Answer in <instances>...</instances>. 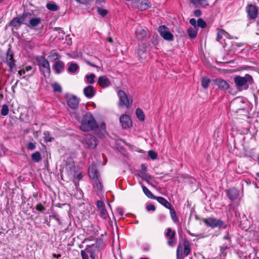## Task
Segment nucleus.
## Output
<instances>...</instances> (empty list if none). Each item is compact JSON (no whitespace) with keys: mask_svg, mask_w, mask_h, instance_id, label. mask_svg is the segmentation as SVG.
Wrapping results in <instances>:
<instances>
[{"mask_svg":"<svg viewBox=\"0 0 259 259\" xmlns=\"http://www.w3.org/2000/svg\"><path fill=\"white\" fill-rule=\"evenodd\" d=\"M20 19L19 17H15L12 19L9 24V26H14L15 27H19L21 25Z\"/></svg>","mask_w":259,"mask_h":259,"instance_id":"obj_24","label":"nucleus"},{"mask_svg":"<svg viewBox=\"0 0 259 259\" xmlns=\"http://www.w3.org/2000/svg\"><path fill=\"white\" fill-rule=\"evenodd\" d=\"M83 93L86 97L91 98L95 95L94 88L92 85H88L84 89Z\"/></svg>","mask_w":259,"mask_h":259,"instance_id":"obj_17","label":"nucleus"},{"mask_svg":"<svg viewBox=\"0 0 259 259\" xmlns=\"http://www.w3.org/2000/svg\"><path fill=\"white\" fill-rule=\"evenodd\" d=\"M106 40L110 43L113 42V39L111 37H107Z\"/></svg>","mask_w":259,"mask_h":259,"instance_id":"obj_64","label":"nucleus"},{"mask_svg":"<svg viewBox=\"0 0 259 259\" xmlns=\"http://www.w3.org/2000/svg\"><path fill=\"white\" fill-rule=\"evenodd\" d=\"M224 33H225L224 31H223V30H220V31H218V33H217V40L218 41H220V40L223 38V35L224 34Z\"/></svg>","mask_w":259,"mask_h":259,"instance_id":"obj_49","label":"nucleus"},{"mask_svg":"<svg viewBox=\"0 0 259 259\" xmlns=\"http://www.w3.org/2000/svg\"><path fill=\"white\" fill-rule=\"evenodd\" d=\"M134 6L140 11H144L150 7V3L148 0H141L134 2Z\"/></svg>","mask_w":259,"mask_h":259,"instance_id":"obj_12","label":"nucleus"},{"mask_svg":"<svg viewBox=\"0 0 259 259\" xmlns=\"http://www.w3.org/2000/svg\"><path fill=\"white\" fill-rule=\"evenodd\" d=\"M234 82L236 85L242 87L245 86V88L247 89L248 84H251L253 82L252 77L249 74H246L244 77L237 76L234 78Z\"/></svg>","mask_w":259,"mask_h":259,"instance_id":"obj_4","label":"nucleus"},{"mask_svg":"<svg viewBox=\"0 0 259 259\" xmlns=\"http://www.w3.org/2000/svg\"><path fill=\"white\" fill-rule=\"evenodd\" d=\"M93 185L95 188H96L98 191H101L102 189V185L99 179H96L93 181Z\"/></svg>","mask_w":259,"mask_h":259,"instance_id":"obj_33","label":"nucleus"},{"mask_svg":"<svg viewBox=\"0 0 259 259\" xmlns=\"http://www.w3.org/2000/svg\"><path fill=\"white\" fill-rule=\"evenodd\" d=\"M136 115L137 117L141 121H144L145 120V114L141 109L138 108L136 109Z\"/></svg>","mask_w":259,"mask_h":259,"instance_id":"obj_28","label":"nucleus"},{"mask_svg":"<svg viewBox=\"0 0 259 259\" xmlns=\"http://www.w3.org/2000/svg\"><path fill=\"white\" fill-rule=\"evenodd\" d=\"M142 189L143 192L148 197L154 199L156 196H154L146 186H142Z\"/></svg>","mask_w":259,"mask_h":259,"instance_id":"obj_32","label":"nucleus"},{"mask_svg":"<svg viewBox=\"0 0 259 259\" xmlns=\"http://www.w3.org/2000/svg\"><path fill=\"white\" fill-rule=\"evenodd\" d=\"M141 170H142V174H143V172H146L147 171V166L145 164H142L141 165Z\"/></svg>","mask_w":259,"mask_h":259,"instance_id":"obj_59","label":"nucleus"},{"mask_svg":"<svg viewBox=\"0 0 259 259\" xmlns=\"http://www.w3.org/2000/svg\"><path fill=\"white\" fill-rule=\"evenodd\" d=\"M227 195L231 200H235L239 196V192L235 188H232L227 191Z\"/></svg>","mask_w":259,"mask_h":259,"instance_id":"obj_18","label":"nucleus"},{"mask_svg":"<svg viewBox=\"0 0 259 259\" xmlns=\"http://www.w3.org/2000/svg\"><path fill=\"white\" fill-rule=\"evenodd\" d=\"M146 50L144 47L142 48H139L138 50V54L141 58H144L145 56L143 55L145 52Z\"/></svg>","mask_w":259,"mask_h":259,"instance_id":"obj_46","label":"nucleus"},{"mask_svg":"<svg viewBox=\"0 0 259 259\" xmlns=\"http://www.w3.org/2000/svg\"><path fill=\"white\" fill-rule=\"evenodd\" d=\"M98 127L97 122L91 113H87L82 117L80 129L85 132L90 131Z\"/></svg>","mask_w":259,"mask_h":259,"instance_id":"obj_2","label":"nucleus"},{"mask_svg":"<svg viewBox=\"0 0 259 259\" xmlns=\"http://www.w3.org/2000/svg\"><path fill=\"white\" fill-rule=\"evenodd\" d=\"M176 235L175 232H172V234H171L169 238V240L167 241V244L169 246H172L174 244V242L175 241V236Z\"/></svg>","mask_w":259,"mask_h":259,"instance_id":"obj_39","label":"nucleus"},{"mask_svg":"<svg viewBox=\"0 0 259 259\" xmlns=\"http://www.w3.org/2000/svg\"><path fill=\"white\" fill-rule=\"evenodd\" d=\"M119 121L123 128H128L132 126V120L130 117L127 115H122L119 118Z\"/></svg>","mask_w":259,"mask_h":259,"instance_id":"obj_11","label":"nucleus"},{"mask_svg":"<svg viewBox=\"0 0 259 259\" xmlns=\"http://www.w3.org/2000/svg\"><path fill=\"white\" fill-rule=\"evenodd\" d=\"M53 68L57 74H59L64 70L65 64L61 61H56L53 65Z\"/></svg>","mask_w":259,"mask_h":259,"instance_id":"obj_16","label":"nucleus"},{"mask_svg":"<svg viewBox=\"0 0 259 259\" xmlns=\"http://www.w3.org/2000/svg\"><path fill=\"white\" fill-rule=\"evenodd\" d=\"M147 29H142L136 31V35L137 38L139 40L144 39L147 35Z\"/></svg>","mask_w":259,"mask_h":259,"instance_id":"obj_22","label":"nucleus"},{"mask_svg":"<svg viewBox=\"0 0 259 259\" xmlns=\"http://www.w3.org/2000/svg\"><path fill=\"white\" fill-rule=\"evenodd\" d=\"M41 22L40 18H29V24L27 26L29 27H33L37 26Z\"/></svg>","mask_w":259,"mask_h":259,"instance_id":"obj_21","label":"nucleus"},{"mask_svg":"<svg viewBox=\"0 0 259 259\" xmlns=\"http://www.w3.org/2000/svg\"><path fill=\"white\" fill-rule=\"evenodd\" d=\"M3 61L7 64L10 68V70L12 71L16 66V64L14 58V53L10 47L7 50L6 57L3 60Z\"/></svg>","mask_w":259,"mask_h":259,"instance_id":"obj_7","label":"nucleus"},{"mask_svg":"<svg viewBox=\"0 0 259 259\" xmlns=\"http://www.w3.org/2000/svg\"><path fill=\"white\" fill-rule=\"evenodd\" d=\"M97 12L98 14H100L102 17L105 16L108 13L107 10L105 9H103L101 8H97Z\"/></svg>","mask_w":259,"mask_h":259,"instance_id":"obj_42","label":"nucleus"},{"mask_svg":"<svg viewBox=\"0 0 259 259\" xmlns=\"http://www.w3.org/2000/svg\"><path fill=\"white\" fill-rule=\"evenodd\" d=\"M118 95L119 98V105L120 106H125L127 108L131 107L132 104V99L128 98L126 94L122 90L118 92Z\"/></svg>","mask_w":259,"mask_h":259,"instance_id":"obj_6","label":"nucleus"},{"mask_svg":"<svg viewBox=\"0 0 259 259\" xmlns=\"http://www.w3.org/2000/svg\"><path fill=\"white\" fill-rule=\"evenodd\" d=\"M77 2L82 5H88L93 0H75Z\"/></svg>","mask_w":259,"mask_h":259,"instance_id":"obj_52","label":"nucleus"},{"mask_svg":"<svg viewBox=\"0 0 259 259\" xmlns=\"http://www.w3.org/2000/svg\"><path fill=\"white\" fill-rule=\"evenodd\" d=\"M158 31L164 39L168 41H171L174 39V35L171 33L168 28L165 25H161L158 27Z\"/></svg>","mask_w":259,"mask_h":259,"instance_id":"obj_10","label":"nucleus"},{"mask_svg":"<svg viewBox=\"0 0 259 259\" xmlns=\"http://www.w3.org/2000/svg\"><path fill=\"white\" fill-rule=\"evenodd\" d=\"M235 215L236 217H238V216L239 217V221H240L241 224L243 222L242 220H244L245 221L246 220V218L245 214L243 213L242 214V217H241L240 213L236 211Z\"/></svg>","mask_w":259,"mask_h":259,"instance_id":"obj_47","label":"nucleus"},{"mask_svg":"<svg viewBox=\"0 0 259 259\" xmlns=\"http://www.w3.org/2000/svg\"><path fill=\"white\" fill-rule=\"evenodd\" d=\"M96 205H97V207L99 210L100 209L102 208L105 207V205L104 204L103 202L100 200H98L97 201Z\"/></svg>","mask_w":259,"mask_h":259,"instance_id":"obj_53","label":"nucleus"},{"mask_svg":"<svg viewBox=\"0 0 259 259\" xmlns=\"http://www.w3.org/2000/svg\"><path fill=\"white\" fill-rule=\"evenodd\" d=\"M89 174L90 178L93 181L98 179L99 172L94 166H90L89 168Z\"/></svg>","mask_w":259,"mask_h":259,"instance_id":"obj_20","label":"nucleus"},{"mask_svg":"<svg viewBox=\"0 0 259 259\" xmlns=\"http://www.w3.org/2000/svg\"><path fill=\"white\" fill-rule=\"evenodd\" d=\"M47 8L52 11H56L59 9V7L54 3L50 2L46 5Z\"/></svg>","mask_w":259,"mask_h":259,"instance_id":"obj_26","label":"nucleus"},{"mask_svg":"<svg viewBox=\"0 0 259 259\" xmlns=\"http://www.w3.org/2000/svg\"><path fill=\"white\" fill-rule=\"evenodd\" d=\"M78 65L76 63H72L68 66V70L69 72L75 73L78 69Z\"/></svg>","mask_w":259,"mask_h":259,"instance_id":"obj_30","label":"nucleus"},{"mask_svg":"<svg viewBox=\"0 0 259 259\" xmlns=\"http://www.w3.org/2000/svg\"><path fill=\"white\" fill-rule=\"evenodd\" d=\"M31 158L33 160V161L38 162L40 161L41 159V157L40 153L38 151H36L34 153H33L31 155Z\"/></svg>","mask_w":259,"mask_h":259,"instance_id":"obj_31","label":"nucleus"},{"mask_svg":"<svg viewBox=\"0 0 259 259\" xmlns=\"http://www.w3.org/2000/svg\"><path fill=\"white\" fill-rule=\"evenodd\" d=\"M36 209L39 211L43 212L46 210V208L41 203H38L36 205Z\"/></svg>","mask_w":259,"mask_h":259,"instance_id":"obj_48","label":"nucleus"},{"mask_svg":"<svg viewBox=\"0 0 259 259\" xmlns=\"http://www.w3.org/2000/svg\"><path fill=\"white\" fill-rule=\"evenodd\" d=\"M148 156L153 160L156 159L157 157V154L152 150H150L148 151Z\"/></svg>","mask_w":259,"mask_h":259,"instance_id":"obj_45","label":"nucleus"},{"mask_svg":"<svg viewBox=\"0 0 259 259\" xmlns=\"http://www.w3.org/2000/svg\"><path fill=\"white\" fill-rule=\"evenodd\" d=\"M27 148L28 149L32 150L35 148V143L29 142L27 144Z\"/></svg>","mask_w":259,"mask_h":259,"instance_id":"obj_51","label":"nucleus"},{"mask_svg":"<svg viewBox=\"0 0 259 259\" xmlns=\"http://www.w3.org/2000/svg\"><path fill=\"white\" fill-rule=\"evenodd\" d=\"M9 108L7 105L4 104L2 106L1 110V115L3 116H6L9 113Z\"/></svg>","mask_w":259,"mask_h":259,"instance_id":"obj_35","label":"nucleus"},{"mask_svg":"<svg viewBox=\"0 0 259 259\" xmlns=\"http://www.w3.org/2000/svg\"><path fill=\"white\" fill-rule=\"evenodd\" d=\"M99 210L100 212V217L103 218L104 219H106L107 218V213L105 207L100 209Z\"/></svg>","mask_w":259,"mask_h":259,"instance_id":"obj_40","label":"nucleus"},{"mask_svg":"<svg viewBox=\"0 0 259 259\" xmlns=\"http://www.w3.org/2000/svg\"><path fill=\"white\" fill-rule=\"evenodd\" d=\"M168 209H169V210H170V215H171L172 220L175 222H177L178 221V219L177 217L175 209L171 206L170 208H168Z\"/></svg>","mask_w":259,"mask_h":259,"instance_id":"obj_36","label":"nucleus"},{"mask_svg":"<svg viewBox=\"0 0 259 259\" xmlns=\"http://www.w3.org/2000/svg\"><path fill=\"white\" fill-rule=\"evenodd\" d=\"M247 12L248 15L251 19H254L256 18L257 16V10L255 6L251 5H249Z\"/></svg>","mask_w":259,"mask_h":259,"instance_id":"obj_19","label":"nucleus"},{"mask_svg":"<svg viewBox=\"0 0 259 259\" xmlns=\"http://www.w3.org/2000/svg\"><path fill=\"white\" fill-rule=\"evenodd\" d=\"M44 139L46 142H48L52 141L53 138L52 137H51L49 132H44Z\"/></svg>","mask_w":259,"mask_h":259,"instance_id":"obj_37","label":"nucleus"},{"mask_svg":"<svg viewBox=\"0 0 259 259\" xmlns=\"http://www.w3.org/2000/svg\"><path fill=\"white\" fill-rule=\"evenodd\" d=\"M93 243L87 244L85 248L80 251L82 259H89V254L91 259H96V254L100 251L102 242L97 239L93 240Z\"/></svg>","mask_w":259,"mask_h":259,"instance_id":"obj_1","label":"nucleus"},{"mask_svg":"<svg viewBox=\"0 0 259 259\" xmlns=\"http://www.w3.org/2000/svg\"><path fill=\"white\" fill-rule=\"evenodd\" d=\"M175 232L174 231H172L170 228H168L167 230V232L166 233V236L167 237H170L171 234H172V232Z\"/></svg>","mask_w":259,"mask_h":259,"instance_id":"obj_58","label":"nucleus"},{"mask_svg":"<svg viewBox=\"0 0 259 259\" xmlns=\"http://www.w3.org/2000/svg\"><path fill=\"white\" fill-rule=\"evenodd\" d=\"M210 82V80L207 77H203L201 79V85L204 89H207Z\"/></svg>","mask_w":259,"mask_h":259,"instance_id":"obj_34","label":"nucleus"},{"mask_svg":"<svg viewBox=\"0 0 259 259\" xmlns=\"http://www.w3.org/2000/svg\"><path fill=\"white\" fill-rule=\"evenodd\" d=\"M79 100L75 96H72L67 100L68 105L72 109H76L78 106Z\"/></svg>","mask_w":259,"mask_h":259,"instance_id":"obj_13","label":"nucleus"},{"mask_svg":"<svg viewBox=\"0 0 259 259\" xmlns=\"http://www.w3.org/2000/svg\"><path fill=\"white\" fill-rule=\"evenodd\" d=\"M94 59L95 60V61H92L91 60H85V61L87 64H88L89 65L92 67L100 68V67L97 65V64L100 63L99 59L96 57H94Z\"/></svg>","mask_w":259,"mask_h":259,"instance_id":"obj_29","label":"nucleus"},{"mask_svg":"<svg viewBox=\"0 0 259 259\" xmlns=\"http://www.w3.org/2000/svg\"><path fill=\"white\" fill-rule=\"evenodd\" d=\"M31 69H32V67L29 65V66H26L24 69H25V72H26V71H30V70H31Z\"/></svg>","mask_w":259,"mask_h":259,"instance_id":"obj_63","label":"nucleus"},{"mask_svg":"<svg viewBox=\"0 0 259 259\" xmlns=\"http://www.w3.org/2000/svg\"><path fill=\"white\" fill-rule=\"evenodd\" d=\"M49 57L54 60H57L60 58V55L57 53H53L50 54Z\"/></svg>","mask_w":259,"mask_h":259,"instance_id":"obj_50","label":"nucleus"},{"mask_svg":"<svg viewBox=\"0 0 259 259\" xmlns=\"http://www.w3.org/2000/svg\"><path fill=\"white\" fill-rule=\"evenodd\" d=\"M100 127L102 131V133L103 134L105 133V124L104 123H102L101 124Z\"/></svg>","mask_w":259,"mask_h":259,"instance_id":"obj_61","label":"nucleus"},{"mask_svg":"<svg viewBox=\"0 0 259 259\" xmlns=\"http://www.w3.org/2000/svg\"><path fill=\"white\" fill-rule=\"evenodd\" d=\"M201 12L199 10H196L194 11V14L196 17H199L201 15Z\"/></svg>","mask_w":259,"mask_h":259,"instance_id":"obj_60","label":"nucleus"},{"mask_svg":"<svg viewBox=\"0 0 259 259\" xmlns=\"http://www.w3.org/2000/svg\"><path fill=\"white\" fill-rule=\"evenodd\" d=\"M154 199H156L159 203L167 208H170L171 206L170 203L163 197L156 196Z\"/></svg>","mask_w":259,"mask_h":259,"instance_id":"obj_23","label":"nucleus"},{"mask_svg":"<svg viewBox=\"0 0 259 259\" xmlns=\"http://www.w3.org/2000/svg\"><path fill=\"white\" fill-rule=\"evenodd\" d=\"M146 208L148 211H154L155 210V207L153 204H149L146 206Z\"/></svg>","mask_w":259,"mask_h":259,"instance_id":"obj_54","label":"nucleus"},{"mask_svg":"<svg viewBox=\"0 0 259 259\" xmlns=\"http://www.w3.org/2000/svg\"><path fill=\"white\" fill-rule=\"evenodd\" d=\"M151 42L155 46H156V45H158V39L157 38V37H154V36L153 37L152 39H151Z\"/></svg>","mask_w":259,"mask_h":259,"instance_id":"obj_57","label":"nucleus"},{"mask_svg":"<svg viewBox=\"0 0 259 259\" xmlns=\"http://www.w3.org/2000/svg\"><path fill=\"white\" fill-rule=\"evenodd\" d=\"M142 178L145 180L148 183H150V181L151 179L150 176L148 175L146 172H143L141 176Z\"/></svg>","mask_w":259,"mask_h":259,"instance_id":"obj_44","label":"nucleus"},{"mask_svg":"<svg viewBox=\"0 0 259 259\" xmlns=\"http://www.w3.org/2000/svg\"><path fill=\"white\" fill-rule=\"evenodd\" d=\"M82 143L85 148L89 149L95 148L98 144L97 139L91 135H86Z\"/></svg>","mask_w":259,"mask_h":259,"instance_id":"obj_9","label":"nucleus"},{"mask_svg":"<svg viewBox=\"0 0 259 259\" xmlns=\"http://www.w3.org/2000/svg\"><path fill=\"white\" fill-rule=\"evenodd\" d=\"M54 91L56 92H61L62 91V88L58 83H54L53 85Z\"/></svg>","mask_w":259,"mask_h":259,"instance_id":"obj_43","label":"nucleus"},{"mask_svg":"<svg viewBox=\"0 0 259 259\" xmlns=\"http://www.w3.org/2000/svg\"><path fill=\"white\" fill-rule=\"evenodd\" d=\"M187 32H188V34L190 38H195L197 35V33L196 28L190 27L188 29Z\"/></svg>","mask_w":259,"mask_h":259,"instance_id":"obj_25","label":"nucleus"},{"mask_svg":"<svg viewBox=\"0 0 259 259\" xmlns=\"http://www.w3.org/2000/svg\"><path fill=\"white\" fill-rule=\"evenodd\" d=\"M197 26L201 28H204L206 26V23L201 18H199L197 20Z\"/></svg>","mask_w":259,"mask_h":259,"instance_id":"obj_41","label":"nucleus"},{"mask_svg":"<svg viewBox=\"0 0 259 259\" xmlns=\"http://www.w3.org/2000/svg\"><path fill=\"white\" fill-rule=\"evenodd\" d=\"M215 85L221 90H226L229 88V83L221 78H217L213 80Z\"/></svg>","mask_w":259,"mask_h":259,"instance_id":"obj_14","label":"nucleus"},{"mask_svg":"<svg viewBox=\"0 0 259 259\" xmlns=\"http://www.w3.org/2000/svg\"><path fill=\"white\" fill-rule=\"evenodd\" d=\"M205 0H191V2L193 3L194 5H195L198 3L203 4Z\"/></svg>","mask_w":259,"mask_h":259,"instance_id":"obj_55","label":"nucleus"},{"mask_svg":"<svg viewBox=\"0 0 259 259\" xmlns=\"http://www.w3.org/2000/svg\"><path fill=\"white\" fill-rule=\"evenodd\" d=\"M97 83L102 88H105L111 84L109 79L105 76H101L98 78Z\"/></svg>","mask_w":259,"mask_h":259,"instance_id":"obj_15","label":"nucleus"},{"mask_svg":"<svg viewBox=\"0 0 259 259\" xmlns=\"http://www.w3.org/2000/svg\"><path fill=\"white\" fill-rule=\"evenodd\" d=\"M184 248L183 254L182 246L180 244L178 245L177 249V259H183V254L185 256H187L189 254L191 251L189 242L187 240H185L184 242Z\"/></svg>","mask_w":259,"mask_h":259,"instance_id":"obj_5","label":"nucleus"},{"mask_svg":"<svg viewBox=\"0 0 259 259\" xmlns=\"http://www.w3.org/2000/svg\"><path fill=\"white\" fill-rule=\"evenodd\" d=\"M203 222L207 226L212 228H221L224 225V222L220 219L212 218L204 219Z\"/></svg>","mask_w":259,"mask_h":259,"instance_id":"obj_8","label":"nucleus"},{"mask_svg":"<svg viewBox=\"0 0 259 259\" xmlns=\"http://www.w3.org/2000/svg\"><path fill=\"white\" fill-rule=\"evenodd\" d=\"M25 73V69H21L20 70H19L18 71V74L20 75H22V74H24Z\"/></svg>","mask_w":259,"mask_h":259,"instance_id":"obj_62","label":"nucleus"},{"mask_svg":"<svg viewBox=\"0 0 259 259\" xmlns=\"http://www.w3.org/2000/svg\"><path fill=\"white\" fill-rule=\"evenodd\" d=\"M190 23L193 26L194 28H196V21L194 18H192L190 20Z\"/></svg>","mask_w":259,"mask_h":259,"instance_id":"obj_56","label":"nucleus"},{"mask_svg":"<svg viewBox=\"0 0 259 259\" xmlns=\"http://www.w3.org/2000/svg\"><path fill=\"white\" fill-rule=\"evenodd\" d=\"M36 60L39 67V69L44 76L49 77L51 73V68L49 61L41 56L36 57Z\"/></svg>","mask_w":259,"mask_h":259,"instance_id":"obj_3","label":"nucleus"},{"mask_svg":"<svg viewBox=\"0 0 259 259\" xmlns=\"http://www.w3.org/2000/svg\"><path fill=\"white\" fill-rule=\"evenodd\" d=\"M31 14L30 13L23 14L22 15L19 16L21 24H25L27 25L28 24L26 23L29 18L30 17Z\"/></svg>","mask_w":259,"mask_h":259,"instance_id":"obj_27","label":"nucleus"},{"mask_svg":"<svg viewBox=\"0 0 259 259\" xmlns=\"http://www.w3.org/2000/svg\"><path fill=\"white\" fill-rule=\"evenodd\" d=\"M95 75L94 74H91L86 76L87 80L88 83L92 84L95 82Z\"/></svg>","mask_w":259,"mask_h":259,"instance_id":"obj_38","label":"nucleus"}]
</instances>
